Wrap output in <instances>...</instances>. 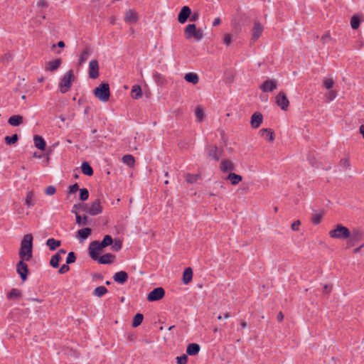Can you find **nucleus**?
Segmentation results:
<instances>
[{
	"instance_id": "1",
	"label": "nucleus",
	"mask_w": 364,
	"mask_h": 364,
	"mask_svg": "<svg viewBox=\"0 0 364 364\" xmlns=\"http://www.w3.org/2000/svg\"><path fill=\"white\" fill-rule=\"evenodd\" d=\"M362 239V232L356 229L350 231L346 227L343 226V246H345V249H350L358 245Z\"/></svg>"
},
{
	"instance_id": "2",
	"label": "nucleus",
	"mask_w": 364,
	"mask_h": 364,
	"mask_svg": "<svg viewBox=\"0 0 364 364\" xmlns=\"http://www.w3.org/2000/svg\"><path fill=\"white\" fill-rule=\"evenodd\" d=\"M33 236L31 234L24 235L21 242L19 258L22 260L29 261L33 255Z\"/></svg>"
},
{
	"instance_id": "3",
	"label": "nucleus",
	"mask_w": 364,
	"mask_h": 364,
	"mask_svg": "<svg viewBox=\"0 0 364 364\" xmlns=\"http://www.w3.org/2000/svg\"><path fill=\"white\" fill-rule=\"evenodd\" d=\"M94 95L101 102H107L109 99L110 91L108 83L102 82L94 90Z\"/></svg>"
},
{
	"instance_id": "4",
	"label": "nucleus",
	"mask_w": 364,
	"mask_h": 364,
	"mask_svg": "<svg viewBox=\"0 0 364 364\" xmlns=\"http://www.w3.org/2000/svg\"><path fill=\"white\" fill-rule=\"evenodd\" d=\"M74 77L73 71L72 70H68L62 77L59 87L62 93L67 92L70 87L72 86V80Z\"/></svg>"
},
{
	"instance_id": "5",
	"label": "nucleus",
	"mask_w": 364,
	"mask_h": 364,
	"mask_svg": "<svg viewBox=\"0 0 364 364\" xmlns=\"http://www.w3.org/2000/svg\"><path fill=\"white\" fill-rule=\"evenodd\" d=\"M102 249L103 248L100 247V242L97 240L91 242L88 248L90 257L93 260L98 259L100 252L102 251Z\"/></svg>"
},
{
	"instance_id": "6",
	"label": "nucleus",
	"mask_w": 364,
	"mask_h": 364,
	"mask_svg": "<svg viewBox=\"0 0 364 364\" xmlns=\"http://www.w3.org/2000/svg\"><path fill=\"white\" fill-rule=\"evenodd\" d=\"M276 104L281 108L282 110H287L289 105V101L286 95V94L281 91L278 93V95L275 97Z\"/></svg>"
},
{
	"instance_id": "7",
	"label": "nucleus",
	"mask_w": 364,
	"mask_h": 364,
	"mask_svg": "<svg viewBox=\"0 0 364 364\" xmlns=\"http://www.w3.org/2000/svg\"><path fill=\"white\" fill-rule=\"evenodd\" d=\"M165 295V291L162 287L154 289L147 296L149 301H156L161 299Z\"/></svg>"
},
{
	"instance_id": "8",
	"label": "nucleus",
	"mask_w": 364,
	"mask_h": 364,
	"mask_svg": "<svg viewBox=\"0 0 364 364\" xmlns=\"http://www.w3.org/2000/svg\"><path fill=\"white\" fill-rule=\"evenodd\" d=\"M25 261L26 260H22L21 259V260L16 264V272L23 282L27 279L28 273V267Z\"/></svg>"
},
{
	"instance_id": "9",
	"label": "nucleus",
	"mask_w": 364,
	"mask_h": 364,
	"mask_svg": "<svg viewBox=\"0 0 364 364\" xmlns=\"http://www.w3.org/2000/svg\"><path fill=\"white\" fill-rule=\"evenodd\" d=\"M207 152L210 159L218 161L221 157L223 151V149H219L217 146H208L207 147Z\"/></svg>"
},
{
	"instance_id": "10",
	"label": "nucleus",
	"mask_w": 364,
	"mask_h": 364,
	"mask_svg": "<svg viewBox=\"0 0 364 364\" xmlns=\"http://www.w3.org/2000/svg\"><path fill=\"white\" fill-rule=\"evenodd\" d=\"M102 212V207L101 205V202L99 198H97L95 201H93L90 205L89 210H87V213L90 215H97Z\"/></svg>"
},
{
	"instance_id": "11",
	"label": "nucleus",
	"mask_w": 364,
	"mask_h": 364,
	"mask_svg": "<svg viewBox=\"0 0 364 364\" xmlns=\"http://www.w3.org/2000/svg\"><path fill=\"white\" fill-rule=\"evenodd\" d=\"M262 32H263V26H262V24L259 22L255 21L254 23V26L252 28V38L250 39L251 43H253L255 41H257V39L262 35Z\"/></svg>"
},
{
	"instance_id": "12",
	"label": "nucleus",
	"mask_w": 364,
	"mask_h": 364,
	"mask_svg": "<svg viewBox=\"0 0 364 364\" xmlns=\"http://www.w3.org/2000/svg\"><path fill=\"white\" fill-rule=\"evenodd\" d=\"M99 76V63L97 60H92L89 63V77L96 79Z\"/></svg>"
},
{
	"instance_id": "13",
	"label": "nucleus",
	"mask_w": 364,
	"mask_h": 364,
	"mask_svg": "<svg viewBox=\"0 0 364 364\" xmlns=\"http://www.w3.org/2000/svg\"><path fill=\"white\" fill-rule=\"evenodd\" d=\"M191 14V9L188 6H184L180 10L178 15V21L180 23H184Z\"/></svg>"
},
{
	"instance_id": "14",
	"label": "nucleus",
	"mask_w": 364,
	"mask_h": 364,
	"mask_svg": "<svg viewBox=\"0 0 364 364\" xmlns=\"http://www.w3.org/2000/svg\"><path fill=\"white\" fill-rule=\"evenodd\" d=\"M260 89L264 92H272L277 87V82L272 79H268L264 81L261 85Z\"/></svg>"
},
{
	"instance_id": "15",
	"label": "nucleus",
	"mask_w": 364,
	"mask_h": 364,
	"mask_svg": "<svg viewBox=\"0 0 364 364\" xmlns=\"http://www.w3.org/2000/svg\"><path fill=\"white\" fill-rule=\"evenodd\" d=\"M128 274L124 271H119L116 272L113 276V279L115 282L120 284H124L128 280Z\"/></svg>"
},
{
	"instance_id": "16",
	"label": "nucleus",
	"mask_w": 364,
	"mask_h": 364,
	"mask_svg": "<svg viewBox=\"0 0 364 364\" xmlns=\"http://www.w3.org/2000/svg\"><path fill=\"white\" fill-rule=\"evenodd\" d=\"M262 114L259 112H255L251 117V126L255 129L258 128L262 123Z\"/></svg>"
},
{
	"instance_id": "17",
	"label": "nucleus",
	"mask_w": 364,
	"mask_h": 364,
	"mask_svg": "<svg viewBox=\"0 0 364 364\" xmlns=\"http://www.w3.org/2000/svg\"><path fill=\"white\" fill-rule=\"evenodd\" d=\"M115 256L112 253H106L101 257H98L95 261H97L100 264H112L114 262Z\"/></svg>"
},
{
	"instance_id": "18",
	"label": "nucleus",
	"mask_w": 364,
	"mask_h": 364,
	"mask_svg": "<svg viewBox=\"0 0 364 364\" xmlns=\"http://www.w3.org/2000/svg\"><path fill=\"white\" fill-rule=\"evenodd\" d=\"M62 63V60L60 58L55 59V60L49 61L46 67L47 71H55L57 70Z\"/></svg>"
},
{
	"instance_id": "19",
	"label": "nucleus",
	"mask_w": 364,
	"mask_h": 364,
	"mask_svg": "<svg viewBox=\"0 0 364 364\" xmlns=\"http://www.w3.org/2000/svg\"><path fill=\"white\" fill-rule=\"evenodd\" d=\"M23 118L21 115L15 114L10 117L8 119V123L11 126L17 127L23 123Z\"/></svg>"
},
{
	"instance_id": "20",
	"label": "nucleus",
	"mask_w": 364,
	"mask_h": 364,
	"mask_svg": "<svg viewBox=\"0 0 364 364\" xmlns=\"http://www.w3.org/2000/svg\"><path fill=\"white\" fill-rule=\"evenodd\" d=\"M235 169V166L232 162L228 159L223 160L220 164V170L223 172L231 171Z\"/></svg>"
},
{
	"instance_id": "21",
	"label": "nucleus",
	"mask_w": 364,
	"mask_h": 364,
	"mask_svg": "<svg viewBox=\"0 0 364 364\" xmlns=\"http://www.w3.org/2000/svg\"><path fill=\"white\" fill-rule=\"evenodd\" d=\"M262 136L264 137L268 141H273L274 139V132L272 129H262L259 130Z\"/></svg>"
},
{
	"instance_id": "22",
	"label": "nucleus",
	"mask_w": 364,
	"mask_h": 364,
	"mask_svg": "<svg viewBox=\"0 0 364 364\" xmlns=\"http://www.w3.org/2000/svg\"><path fill=\"white\" fill-rule=\"evenodd\" d=\"M200 350V347L198 343H190L187 346L186 353L188 355H196Z\"/></svg>"
},
{
	"instance_id": "23",
	"label": "nucleus",
	"mask_w": 364,
	"mask_h": 364,
	"mask_svg": "<svg viewBox=\"0 0 364 364\" xmlns=\"http://www.w3.org/2000/svg\"><path fill=\"white\" fill-rule=\"evenodd\" d=\"M33 141L35 146L40 149L43 151L46 149V144L43 138L38 135H35L33 137Z\"/></svg>"
},
{
	"instance_id": "24",
	"label": "nucleus",
	"mask_w": 364,
	"mask_h": 364,
	"mask_svg": "<svg viewBox=\"0 0 364 364\" xmlns=\"http://www.w3.org/2000/svg\"><path fill=\"white\" fill-rule=\"evenodd\" d=\"M92 230L90 228H85L79 230L77 233V237L80 241L86 240L91 234Z\"/></svg>"
},
{
	"instance_id": "25",
	"label": "nucleus",
	"mask_w": 364,
	"mask_h": 364,
	"mask_svg": "<svg viewBox=\"0 0 364 364\" xmlns=\"http://www.w3.org/2000/svg\"><path fill=\"white\" fill-rule=\"evenodd\" d=\"M193 278V270L191 267H187L185 269L183 273L182 280L183 284H188Z\"/></svg>"
},
{
	"instance_id": "26",
	"label": "nucleus",
	"mask_w": 364,
	"mask_h": 364,
	"mask_svg": "<svg viewBox=\"0 0 364 364\" xmlns=\"http://www.w3.org/2000/svg\"><path fill=\"white\" fill-rule=\"evenodd\" d=\"M71 213H74L75 215L76 224H77L80 226L87 225V220H88V217L87 216L84 215L83 217H81V215H80L77 213V212L75 211L74 210H72Z\"/></svg>"
},
{
	"instance_id": "27",
	"label": "nucleus",
	"mask_w": 364,
	"mask_h": 364,
	"mask_svg": "<svg viewBox=\"0 0 364 364\" xmlns=\"http://www.w3.org/2000/svg\"><path fill=\"white\" fill-rule=\"evenodd\" d=\"M196 26L193 23L188 24L186 26L184 33L186 39H190L194 36L196 32Z\"/></svg>"
},
{
	"instance_id": "28",
	"label": "nucleus",
	"mask_w": 364,
	"mask_h": 364,
	"mask_svg": "<svg viewBox=\"0 0 364 364\" xmlns=\"http://www.w3.org/2000/svg\"><path fill=\"white\" fill-rule=\"evenodd\" d=\"M124 20L129 23H136L138 20L137 14L130 9L127 11Z\"/></svg>"
},
{
	"instance_id": "29",
	"label": "nucleus",
	"mask_w": 364,
	"mask_h": 364,
	"mask_svg": "<svg viewBox=\"0 0 364 364\" xmlns=\"http://www.w3.org/2000/svg\"><path fill=\"white\" fill-rule=\"evenodd\" d=\"M184 79L188 82H191L193 85H196L199 81L198 75L195 73H188L185 75Z\"/></svg>"
},
{
	"instance_id": "30",
	"label": "nucleus",
	"mask_w": 364,
	"mask_h": 364,
	"mask_svg": "<svg viewBox=\"0 0 364 364\" xmlns=\"http://www.w3.org/2000/svg\"><path fill=\"white\" fill-rule=\"evenodd\" d=\"M81 169L82 173L87 176H91L93 175V169L90 164L87 161L82 163Z\"/></svg>"
},
{
	"instance_id": "31",
	"label": "nucleus",
	"mask_w": 364,
	"mask_h": 364,
	"mask_svg": "<svg viewBox=\"0 0 364 364\" xmlns=\"http://www.w3.org/2000/svg\"><path fill=\"white\" fill-rule=\"evenodd\" d=\"M226 179L230 180L231 184L235 186L242 180V177L240 175L236 174L235 173H230Z\"/></svg>"
},
{
	"instance_id": "32",
	"label": "nucleus",
	"mask_w": 364,
	"mask_h": 364,
	"mask_svg": "<svg viewBox=\"0 0 364 364\" xmlns=\"http://www.w3.org/2000/svg\"><path fill=\"white\" fill-rule=\"evenodd\" d=\"M21 291L16 288H13L7 293V299L9 300L16 299L21 297Z\"/></svg>"
},
{
	"instance_id": "33",
	"label": "nucleus",
	"mask_w": 364,
	"mask_h": 364,
	"mask_svg": "<svg viewBox=\"0 0 364 364\" xmlns=\"http://www.w3.org/2000/svg\"><path fill=\"white\" fill-rule=\"evenodd\" d=\"M90 55V49L89 48H85L82 52L80 53L78 60V64H83L89 58Z\"/></svg>"
},
{
	"instance_id": "34",
	"label": "nucleus",
	"mask_w": 364,
	"mask_h": 364,
	"mask_svg": "<svg viewBox=\"0 0 364 364\" xmlns=\"http://www.w3.org/2000/svg\"><path fill=\"white\" fill-rule=\"evenodd\" d=\"M60 241L54 238H49L46 241V245L48 246L50 250L53 251L60 245Z\"/></svg>"
},
{
	"instance_id": "35",
	"label": "nucleus",
	"mask_w": 364,
	"mask_h": 364,
	"mask_svg": "<svg viewBox=\"0 0 364 364\" xmlns=\"http://www.w3.org/2000/svg\"><path fill=\"white\" fill-rule=\"evenodd\" d=\"M323 215H324L323 210H319L318 212L316 213L315 214H313L311 216V222L314 225L319 224L322 220Z\"/></svg>"
},
{
	"instance_id": "36",
	"label": "nucleus",
	"mask_w": 364,
	"mask_h": 364,
	"mask_svg": "<svg viewBox=\"0 0 364 364\" xmlns=\"http://www.w3.org/2000/svg\"><path fill=\"white\" fill-rule=\"evenodd\" d=\"M107 291L108 290L105 287L99 286L94 289L92 294L95 296L101 297L105 295Z\"/></svg>"
},
{
	"instance_id": "37",
	"label": "nucleus",
	"mask_w": 364,
	"mask_h": 364,
	"mask_svg": "<svg viewBox=\"0 0 364 364\" xmlns=\"http://www.w3.org/2000/svg\"><path fill=\"white\" fill-rule=\"evenodd\" d=\"M34 197V194L32 191H28L26 193V198H25V205L28 208H31L34 205V203L33 202V198Z\"/></svg>"
},
{
	"instance_id": "38",
	"label": "nucleus",
	"mask_w": 364,
	"mask_h": 364,
	"mask_svg": "<svg viewBox=\"0 0 364 364\" xmlns=\"http://www.w3.org/2000/svg\"><path fill=\"white\" fill-rule=\"evenodd\" d=\"M329 235L332 238H341V223L338 224L335 230H331Z\"/></svg>"
},
{
	"instance_id": "39",
	"label": "nucleus",
	"mask_w": 364,
	"mask_h": 364,
	"mask_svg": "<svg viewBox=\"0 0 364 364\" xmlns=\"http://www.w3.org/2000/svg\"><path fill=\"white\" fill-rule=\"evenodd\" d=\"M141 96V89L139 85H134L132 88V97L137 100Z\"/></svg>"
},
{
	"instance_id": "40",
	"label": "nucleus",
	"mask_w": 364,
	"mask_h": 364,
	"mask_svg": "<svg viewBox=\"0 0 364 364\" xmlns=\"http://www.w3.org/2000/svg\"><path fill=\"white\" fill-rule=\"evenodd\" d=\"M100 247L105 248L109 245H112L113 244V239L111 235H106L103 240L100 242Z\"/></svg>"
},
{
	"instance_id": "41",
	"label": "nucleus",
	"mask_w": 364,
	"mask_h": 364,
	"mask_svg": "<svg viewBox=\"0 0 364 364\" xmlns=\"http://www.w3.org/2000/svg\"><path fill=\"white\" fill-rule=\"evenodd\" d=\"M62 259V257L58 254H55L53 256H52L50 260V265L53 267V268H57L59 267V262Z\"/></svg>"
},
{
	"instance_id": "42",
	"label": "nucleus",
	"mask_w": 364,
	"mask_h": 364,
	"mask_svg": "<svg viewBox=\"0 0 364 364\" xmlns=\"http://www.w3.org/2000/svg\"><path fill=\"white\" fill-rule=\"evenodd\" d=\"M143 319H144L143 314H141L140 313H137L134 316V318H133V321H132V326L134 328H136V327L139 326L142 323Z\"/></svg>"
},
{
	"instance_id": "43",
	"label": "nucleus",
	"mask_w": 364,
	"mask_h": 364,
	"mask_svg": "<svg viewBox=\"0 0 364 364\" xmlns=\"http://www.w3.org/2000/svg\"><path fill=\"white\" fill-rule=\"evenodd\" d=\"M122 161L123 162L127 164V166H129V167H132L134 165V163H135V160H134V158L132 155L131 154H127V155H124L123 157H122Z\"/></svg>"
},
{
	"instance_id": "44",
	"label": "nucleus",
	"mask_w": 364,
	"mask_h": 364,
	"mask_svg": "<svg viewBox=\"0 0 364 364\" xmlns=\"http://www.w3.org/2000/svg\"><path fill=\"white\" fill-rule=\"evenodd\" d=\"M4 140H5V143L7 144V145H12V144H14L15 143H16L18 140V136L17 134H14L11 136H6L5 138H4Z\"/></svg>"
},
{
	"instance_id": "45",
	"label": "nucleus",
	"mask_w": 364,
	"mask_h": 364,
	"mask_svg": "<svg viewBox=\"0 0 364 364\" xmlns=\"http://www.w3.org/2000/svg\"><path fill=\"white\" fill-rule=\"evenodd\" d=\"M360 23V19L358 15H353L350 19V26L353 29L358 28Z\"/></svg>"
},
{
	"instance_id": "46",
	"label": "nucleus",
	"mask_w": 364,
	"mask_h": 364,
	"mask_svg": "<svg viewBox=\"0 0 364 364\" xmlns=\"http://www.w3.org/2000/svg\"><path fill=\"white\" fill-rule=\"evenodd\" d=\"M113 243L114 244L112 245L111 247L113 251L118 252L122 249V242L119 239H114V240H113Z\"/></svg>"
},
{
	"instance_id": "47",
	"label": "nucleus",
	"mask_w": 364,
	"mask_h": 364,
	"mask_svg": "<svg viewBox=\"0 0 364 364\" xmlns=\"http://www.w3.org/2000/svg\"><path fill=\"white\" fill-rule=\"evenodd\" d=\"M80 199L82 201H85L89 198V192L87 188H80Z\"/></svg>"
},
{
	"instance_id": "48",
	"label": "nucleus",
	"mask_w": 364,
	"mask_h": 364,
	"mask_svg": "<svg viewBox=\"0 0 364 364\" xmlns=\"http://www.w3.org/2000/svg\"><path fill=\"white\" fill-rule=\"evenodd\" d=\"M196 117L198 122H201L203 119V110L201 107H197L195 111Z\"/></svg>"
},
{
	"instance_id": "49",
	"label": "nucleus",
	"mask_w": 364,
	"mask_h": 364,
	"mask_svg": "<svg viewBox=\"0 0 364 364\" xmlns=\"http://www.w3.org/2000/svg\"><path fill=\"white\" fill-rule=\"evenodd\" d=\"M333 85H334V81L333 79H331V78L324 79L323 86L325 87L326 89L330 90L331 88L333 87Z\"/></svg>"
},
{
	"instance_id": "50",
	"label": "nucleus",
	"mask_w": 364,
	"mask_h": 364,
	"mask_svg": "<svg viewBox=\"0 0 364 364\" xmlns=\"http://www.w3.org/2000/svg\"><path fill=\"white\" fill-rule=\"evenodd\" d=\"M75 260H76V255H75V252H70L66 258V263L70 264L74 263L75 262Z\"/></svg>"
},
{
	"instance_id": "51",
	"label": "nucleus",
	"mask_w": 364,
	"mask_h": 364,
	"mask_svg": "<svg viewBox=\"0 0 364 364\" xmlns=\"http://www.w3.org/2000/svg\"><path fill=\"white\" fill-rule=\"evenodd\" d=\"M337 96L336 92L334 90H329L326 94V97L328 100V102L333 101Z\"/></svg>"
},
{
	"instance_id": "52",
	"label": "nucleus",
	"mask_w": 364,
	"mask_h": 364,
	"mask_svg": "<svg viewBox=\"0 0 364 364\" xmlns=\"http://www.w3.org/2000/svg\"><path fill=\"white\" fill-rule=\"evenodd\" d=\"M89 208H90V206H88L87 204H80V203H79V204H75L73 206V209L72 210H74L75 208H80L82 211L87 213V210H89Z\"/></svg>"
},
{
	"instance_id": "53",
	"label": "nucleus",
	"mask_w": 364,
	"mask_h": 364,
	"mask_svg": "<svg viewBox=\"0 0 364 364\" xmlns=\"http://www.w3.org/2000/svg\"><path fill=\"white\" fill-rule=\"evenodd\" d=\"M198 179L197 175L187 174L186 176V181L189 183H193L196 182Z\"/></svg>"
},
{
	"instance_id": "54",
	"label": "nucleus",
	"mask_w": 364,
	"mask_h": 364,
	"mask_svg": "<svg viewBox=\"0 0 364 364\" xmlns=\"http://www.w3.org/2000/svg\"><path fill=\"white\" fill-rule=\"evenodd\" d=\"M193 38H194L196 41H200L203 38V31L201 29L197 30L196 28V32Z\"/></svg>"
},
{
	"instance_id": "55",
	"label": "nucleus",
	"mask_w": 364,
	"mask_h": 364,
	"mask_svg": "<svg viewBox=\"0 0 364 364\" xmlns=\"http://www.w3.org/2000/svg\"><path fill=\"white\" fill-rule=\"evenodd\" d=\"M56 191V188L53 186H48L45 190V193L48 196L53 195Z\"/></svg>"
},
{
	"instance_id": "56",
	"label": "nucleus",
	"mask_w": 364,
	"mask_h": 364,
	"mask_svg": "<svg viewBox=\"0 0 364 364\" xmlns=\"http://www.w3.org/2000/svg\"><path fill=\"white\" fill-rule=\"evenodd\" d=\"M70 270V267L68 266V264H63L60 268L58 270L59 274H63L68 272Z\"/></svg>"
},
{
	"instance_id": "57",
	"label": "nucleus",
	"mask_w": 364,
	"mask_h": 364,
	"mask_svg": "<svg viewBox=\"0 0 364 364\" xmlns=\"http://www.w3.org/2000/svg\"><path fill=\"white\" fill-rule=\"evenodd\" d=\"M177 364H186L188 358L186 355H183L180 357H177Z\"/></svg>"
},
{
	"instance_id": "58",
	"label": "nucleus",
	"mask_w": 364,
	"mask_h": 364,
	"mask_svg": "<svg viewBox=\"0 0 364 364\" xmlns=\"http://www.w3.org/2000/svg\"><path fill=\"white\" fill-rule=\"evenodd\" d=\"M78 190H80L79 186L77 183H75V184L69 186L68 193L73 194V193L77 192Z\"/></svg>"
},
{
	"instance_id": "59",
	"label": "nucleus",
	"mask_w": 364,
	"mask_h": 364,
	"mask_svg": "<svg viewBox=\"0 0 364 364\" xmlns=\"http://www.w3.org/2000/svg\"><path fill=\"white\" fill-rule=\"evenodd\" d=\"M231 42V35L229 33H226L224 36L223 43L226 46H229Z\"/></svg>"
},
{
	"instance_id": "60",
	"label": "nucleus",
	"mask_w": 364,
	"mask_h": 364,
	"mask_svg": "<svg viewBox=\"0 0 364 364\" xmlns=\"http://www.w3.org/2000/svg\"><path fill=\"white\" fill-rule=\"evenodd\" d=\"M301 225L300 220H297L294 221L291 225V229L294 231L299 230V225Z\"/></svg>"
},
{
	"instance_id": "61",
	"label": "nucleus",
	"mask_w": 364,
	"mask_h": 364,
	"mask_svg": "<svg viewBox=\"0 0 364 364\" xmlns=\"http://www.w3.org/2000/svg\"><path fill=\"white\" fill-rule=\"evenodd\" d=\"M199 18V14L197 13V12H195L193 14H191V16H189V20L190 21H196Z\"/></svg>"
},
{
	"instance_id": "62",
	"label": "nucleus",
	"mask_w": 364,
	"mask_h": 364,
	"mask_svg": "<svg viewBox=\"0 0 364 364\" xmlns=\"http://www.w3.org/2000/svg\"><path fill=\"white\" fill-rule=\"evenodd\" d=\"M350 164L348 159H343V167L350 168Z\"/></svg>"
},
{
	"instance_id": "63",
	"label": "nucleus",
	"mask_w": 364,
	"mask_h": 364,
	"mask_svg": "<svg viewBox=\"0 0 364 364\" xmlns=\"http://www.w3.org/2000/svg\"><path fill=\"white\" fill-rule=\"evenodd\" d=\"M358 246L353 250V253H358L364 247V242L360 245L358 244Z\"/></svg>"
},
{
	"instance_id": "64",
	"label": "nucleus",
	"mask_w": 364,
	"mask_h": 364,
	"mask_svg": "<svg viewBox=\"0 0 364 364\" xmlns=\"http://www.w3.org/2000/svg\"><path fill=\"white\" fill-rule=\"evenodd\" d=\"M221 22V19L219 17H217L214 19L213 22V26H218Z\"/></svg>"
}]
</instances>
